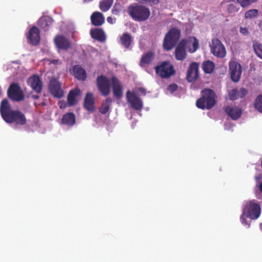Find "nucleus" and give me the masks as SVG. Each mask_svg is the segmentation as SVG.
<instances>
[{
	"label": "nucleus",
	"instance_id": "nucleus-1",
	"mask_svg": "<svg viewBox=\"0 0 262 262\" xmlns=\"http://www.w3.org/2000/svg\"><path fill=\"white\" fill-rule=\"evenodd\" d=\"M97 86L99 90L103 96H107L111 91L112 85L114 95L117 98L122 96V86L119 80L113 77L111 80L104 76H100L97 79Z\"/></svg>",
	"mask_w": 262,
	"mask_h": 262
},
{
	"label": "nucleus",
	"instance_id": "nucleus-2",
	"mask_svg": "<svg viewBox=\"0 0 262 262\" xmlns=\"http://www.w3.org/2000/svg\"><path fill=\"white\" fill-rule=\"evenodd\" d=\"M0 111L3 119L8 123L24 125L26 122L24 115L19 111L12 110L8 100L6 99L1 102Z\"/></svg>",
	"mask_w": 262,
	"mask_h": 262
},
{
	"label": "nucleus",
	"instance_id": "nucleus-3",
	"mask_svg": "<svg viewBox=\"0 0 262 262\" xmlns=\"http://www.w3.org/2000/svg\"><path fill=\"white\" fill-rule=\"evenodd\" d=\"M261 212V208L256 201L252 200L246 202L243 206V213L241 215L240 220L243 225H247L249 227L250 220H256L259 217Z\"/></svg>",
	"mask_w": 262,
	"mask_h": 262
},
{
	"label": "nucleus",
	"instance_id": "nucleus-4",
	"mask_svg": "<svg viewBox=\"0 0 262 262\" xmlns=\"http://www.w3.org/2000/svg\"><path fill=\"white\" fill-rule=\"evenodd\" d=\"M201 93L202 97L196 102L197 107L202 109H210L216 103L215 93L210 89L204 90Z\"/></svg>",
	"mask_w": 262,
	"mask_h": 262
},
{
	"label": "nucleus",
	"instance_id": "nucleus-5",
	"mask_svg": "<svg viewBox=\"0 0 262 262\" xmlns=\"http://www.w3.org/2000/svg\"><path fill=\"white\" fill-rule=\"evenodd\" d=\"M128 12L132 17L137 21L145 20L150 15V11L148 8L137 4L130 6Z\"/></svg>",
	"mask_w": 262,
	"mask_h": 262
},
{
	"label": "nucleus",
	"instance_id": "nucleus-6",
	"mask_svg": "<svg viewBox=\"0 0 262 262\" xmlns=\"http://www.w3.org/2000/svg\"><path fill=\"white\" fill-rule=\"evenodd\" d=\"M199 48L198 40L194 37H189L181 40V60L186 57V51L195 52Z\"/></svg>",
	"mask_w": 262,
	"mask_h": 262
},
{
	"label": "nucleus",
	"instance_id": "nucleus-7",
	"mask_svg": "<svg viewBox=\"0 0 262 262\" xmlns=\"http://www.w3.org/2000/svg\"><path fill=\"white\" fill-rule=\"evenodd\" d=\"M180 37V32L179 30L171 29L165 36L163 41L164 48L166 50L172 49L179 40Z\"/></svg>",
	"mask_w": 262,
	"mask_h": 262
},
{
	"label": "nucleus",
	"instance_id": "nucleus-8",
	"mask_svg": "<svg viewBox=\"0 0 262 262\" xmlns=\"http://www.w3.org/2000/svg\"><path fill=\"white\" fill-rule=\"evenodd\" d=\"M157 74L162 78H169L174 73L173 66L168 62H163L156 68Z\"/></svg>",
	"mask_w": 262,
	"mask_h": 262
},
{
	"label": "nucleus",
	"instance_id": "nucleus-9",
	"mask_svg": "<svg viewBox=\"0 0 262 262\" xmlns=\"http://www.w3.org/2000/svg\"><path fill=\"white\" fill-rule=\"evenodd\" d=\"M210 47L211 52L214 56L221 58L225 56L226 54L225 48L218 39H212L211 42L210 43Z\"/></svg>",
	"mask_w": 262,
	"mask_h": 262
},
{
	"label": "nucleus",
	"instance_id": "nucleus-10",
	"mask_svg": "<svg viewBox=\"0 0 262 262\" xmlns=\"http://www.w3.org/2000/svg\"><path fill=\"white\" fill-rule=\"evenodd\" d=\"M127 102L130 103L132 107L136 110H141L143 107L142 100L134 93L128 91L126 93Z\"/></svg>",
	"mask_w": 262,
	"mask_h": 262
},
{
	"label": "nucleus",
	"instance_id": "nucleus-11",
	"mask_svg": "<svg viewBox=\"0 0 262 262\" xmlns=\"http://www.w3.org/2000/svg\"><path fill=\"white\" fill-rule=\"evenodd\" d=\"M229 69L232 80L234 82L238 81L242 71L240 64L235 61H230Z\"/></svg>",
	"mask_w": 262,
	"mask_h": 262
},
{
	"label": "nucleus",
	"instance_id": "nucleus-12",
	"mask_svg": "<svg viewBox=\"0 0 262 262\" xmlns=\"http://www.w3.org/2000/svg\"><path fill=\"white\" fill-rule=\"evenodd\" d=\"M8 93L9 97L14 101H20L24 98L22 91L17 84H12L9 88Z\"/></svg>",
	"mask_w": 262,
	"mask_h": 262
},
{
	"label": "nucleus",
	"instance_id": "nucleus-13",
	"mask_svg": "<svg viewBox=\"0 0 262 262\" xmlns=\"http://www.w3.org/2000/svg\"><path fill=\"white\" fill-rule=\"evenodd\" d=\"M49 89L51 94L57 98H61L63 95V91L61 89V85L59 81L55 78L51 79Z\"/></svg>",
	"mask_w": 262,
	"mask_h": 262
},
{
	"label": "nucleus",
	"instance_id": "nucleus-14",
	"mask_svg": "<svg viewBox=\"0 0 262 262\" xmlns=\"http://www.w3.org/2000/svg\"><path fill=\"white\" fill-rule=\"evenodd\" d=\"M28 85L37 93L41 92L42 90V82L37 75H33L28 78L27 80Z\"/></svg>",
	"mask_w": 262,
	"mask_h": 262
},
{
	"label": "nucleus",
	"instance_id": "nucleus-15",
	"mask_svg": "<svg viewBox=\"0 0 262 262\" xmlns=\"http://www.w3.org/2000/svg\"><path fill=\"white\" fill-rule=\"evenodd\" d=\"M27 37L28 41L30 43L33 45H37L40 41L39 32L38 28L36 27L31 28Z\"/></svg>",
	"mask_w": 262,
	"mask_h": 262
},
{
	"label": "nucleus",
	"instance_id": "nucleus-16",
	"mask_svg": "<svg viewBox=\"0 0 262 262\" xmlns=\"http://www.w3.org/2000/svg\"><path fill=\"white\" fill-rule=\"evenodd\" d=\"M54 42L57 48L61 50H67L71 46L69 40L62 35H57L54 38Z\"/></svg>",
	"mask_w": 262,
	"mask_h": 262
},
{
	"label": "nucleus",
	"instance_id": "nucleus-17",
	"mask_svg": "<svg viewBox=\"0 0 262 262\" xmlns=\"http://www.w3.org/2000/svg\"><path fill=\"white\" fill-rule=\"evenodd\" d=\"M198 76V64L195 62L192 63L187 71V79L189 82H192L196 80Z\"/></svg>",
	"mask_w": 262,
	"mask_h": 262
},
{
	"label": "nucleus",
	"instance_id": "nucleus-18",
	"mask_svg": "<svg viewBox=\"0 0 262 262\" xmlns=\"http://www.w3.org/2000/svg\"><path fill=\"white\" fill-rule=\"evenodd\" d=\"M225 111L228 115L233 120L237 119L241 116L242 114L241 109L239 107L234 105L227 106L225 108Z\"/></svg>",
	"mask_w": 262,
	"mask_h": 262
},
{
	"label": "nucleus",
	"instance_id": "nucleus-19",
	"mask_svg": "<svg viewBox=\"0 0 262 262\" xmlns=\"http://www.w3.org/2000/svg\"><path fill=\"white\" fill-rule=\"evenodd\" d=\"M247 94V91L244 88L234 89L229 92V97L230 100H234L245 97Z\"/></svg>",
	"mask_w": 262,
	"mask_h": 262
},
{
	"label": "nucleus",
	"instance_id": "nucleus-20",
	"mask_svg": "<svg viewBox=\"0 0 262 262\" xmlns=\"http://www.w3.org/2000/svg\"><path fill=\"white\" fill-rule=\"evenodd\" d=\"M80 94V91L78 89L72 90L68 96V102L69 106L75 105L78 101V97Z\"/></svg>",
	"mask_w": 262,
	"mask_h": 262
},
{
	"label": "nucleus",
	"instance_id": "nucleus-21",
	"mask_svg": "<svg viewBox=\"0 0 262 262\" xmlns=\"http://www.w3.org/2000/svg\"><path fill=\"white\" fill-rule=\"evenodd\" d=\"M84 107L89 111L92 112L94 111V98L92 93H88L85 97L84 102Z\"/></svg>",
	"mask_w": 262,
	"mask_h": 262
},
{
	"label": "nucleus",
	"instance_id": "nucleus-22",
	"mask_svg": "<svg viewBox=\"0 0 262 262\" xmlns=\"http://www.w3.org/2000/svg\"><path fill=\"white\" fill-rule=\"evenodd\" d=\"M73 73L76 78L80 80H84L86 77L85 71L79 66H75L73 67Z\"/></svg>",
	"mask_w": 262,
	"mask_h": 262
},
{
	"label": "nucleus",
	"instance_id": "nucleus-23",
	"mask_svg": "<svg viewBox=\"0 0 262 262\" xmlns=\"http://www.w3.org/2000/svg\"><path fill=\"white\" fill-rule=\"evenodd\" d=\"M91 21L95 26H100L104 22V17L99 12H94L91 16Z\"/></svg>",
	"mask_w": 262,
	"mask_h": 262
},
{
	"label": "nucleus",
	"instance_id": "nucleus-24",
	"mask_svg": "<svg viewBox=\"0 0 262 262\" xmlns=\"http://www.w3.org/2000/svg\"><path fill=\"white\" fill-rule=\"evenodd\" d=\"M62 123L68 126H73L75 123V117L73 113H68L62 118Z\"/></svg>",
	"mask_w": 262,
	"mask_h": 262
},
{
	"label": "nucleus",
	"instance_id": "nucleus-25",
	"mask_svg": "<svg viewBox=\"0 0 262 262\" xmlns=\"http://www.w3.org/2000/svg\"><path fill=\"white\" fill-rule=\"evenodd\" d=\"M91 34L93 38L103 41L105 40V36L104 32L100 29H95L91 30Z\"/></svg>",
	"mask_w": 262,
	"mask_h": 262
},
{
	"label": "nucleus",
	"instance_id": "nucleus-26",
	"mask_svg": "<svg viewBox=\"0 0 262 262\" xmlns=\"http://www.w3.org/2000/svg\"><path fill=\"white\" fill-rule=\"evenodd\" d=\"M120 40L121 45L125 48H128L132 41V37L130 35L127 33H124L120 36Z\"/></svg>",
	"mask_w": 262,
	"mask_h": 262
},
{
	"label": "nucleus",
	"instance_id": "nucleus-27",
	"mask_svg": "<svg viewBox=\"0 0 262 262\" xmlns=\"http://www.w3.org/2000/svg\"><path fill=\"white\" fill-rule=\"evenodd\" d=\"M214 64L213 62L207 60L203 63V69L206 73H211L214 69Z\"/></svg>",
	"mask_w": 262,
	"mask_h": 262
},
{
	"label": "nucleus",
	"instance_id": "nucleus-28",
	"mask_svg": "<svg viewBox=\"0 0 262 262\" xmlns=\"http://www.w3.org/2000/svg\"><path fill=\"white\" fill-rule=\"evenodd\" d=\"M112 99L111 98H107L102 104L101 106L99 108V112L101 114H105L106 113L109 109L111 105Z\"/></svg>",
	"mask_w": 262,
	"mask_h": 262
},
{
	"label": "nucleus",
	"instance_id": "nucleus-29",
	"mask_svg": "<svg viewBox=\"0 0 262 262\" xmlns=\"http://www.w3.org/2000/svg\"><path fill=\"white\" fill-rule=\"evenodd\" d=\"M114 0H103L100 3V8L103 11H107L112 6Z\"/></svg>",
	"mask_w": 262,
	"mask_h": 262
},
{
	"label": "nucleus",
	"instance_id": "nucleus-30",
	"mask_svg": "<svg viewBox=\"0 0 262 262\" xmlns=\"http://www.w3.org/2000/svg\"><path fill=\"white\" fill-rule=\"evenodd\" d=\"M153 58V54L152 52H149L144 55L141 58L140 64L141 66H144L145 64L149 63Z\"/></svg>",
	"mask_w": 262,
	"mask_h": 262
},
{
	"label": "nucleus",
	"instance_id": "nucleus-31",
	"mask_svg": "<svg viewBox=\"0 0 262 262\" xmlns=\"http://www.w3.org/2000/svg\"><path fill=\"white\" fill-rule=\"evenodd\" d=\"M253 48L256 55L262 59V45L257 42H254Z\"/></svg>",
	"mask_w": 262,
	"mask_h": 262
},
{
	"label": "nucleus",
	"instance_id": "nucleus-32",
	"mask_svg": "<svg viewBox=\"0 0 262 262\" xmlns=\"http://www.w3.org/2000/svg\"><path fill=\"white\" fill-rule=\"evenodd\" d=\"M254 106L258 112L262 113V95H260L256 97Z\"/></svg>",
	"mask_w": 262,
	"mask_h": 262
},
{
	"label": "nucleus",
	"instance_id": "nucleus-33",
	"mask_svg": "<svg viewBox=\"0 0 262 262\" xmlns=\"http://www.w3.org/2000/svg\"><path fill=\"white\" fill-rule=\"evenodd\" d=\"M258 14V10L251 9L246 12L245 16L246 18H252L256 17Z\"/></svg>",
	"mask_w": 262,
	"mask_h": 262
},
{
	"label": "nucleus",
	"instance_id": "nucleus-34",
	"mask_svg": "<svg viewBox=\"0 0 262 262\" xmlns=\"http://www.w3.org/2000/svg\"><path fill=\"white\" fill-rule=\"evenodd\" d=\"M258 0H237L242 7H247L256 2Z\"/></svg>",
	"mask_w": 262,
	"mask_h": 262
},
{
	"label": "nucleus",
	"instance_id": "nucleus-35",
	"mask_svg": "<svg viewBox=\"0 0 262 262\" xmlns=\"http://www.w3.org/2000/svg\"><path fill=\"white\" fill-rule=\"evenodd\" d=\"M227 9L229 13H234L238 11L239 8L234 4H230L228 6Z\"/></svg>",
	"mask_w": 262,
	"mask_h": 262
},
{
	"label": "nucleus",
	"instance_id": "nucleus-36",
	"mask_svg": "<svg viewBox=\"0 0 262 262\" xmlns=\"http://www.w3.org/2000/svg\"><path fill=\"white\" fill-rule=\"evenodd\" d=\"M239 32L244 36H248L250 34L249 29L246 27H241L239 28Z\"/></svg>",
	"mask_w": 262,
	"mask_h": 262
},
{
	"label": "nucleus",
	"instance_id": "nucleus-37",
	"mask_svg": "<svg viewBox=\"0 0 262 262\" xmlns=\"http://www.w3.org/2000/svg\"><path fill=\"white\" fill-rule=\"evenodd\" d=\"M178 89L177 85L175 84H170L167 88V92L170 94H172Z\"/></svg>",
	"mask_w": 262,
	"mask_h": 262
},
{
	"label": "nucleus",
	"instance_id": "nucleus-38",
	"mask_svg": "<svg viewBox=\"0 0 262 262\" xmlns=\"http://www.w3.org/2000/svg\"><path fill=\"white\" fill-rule=\"evenodd\" d=\"M175 56L177 60H180V45H178L175 51Z\"/></svg>",
	"mask_w": 262,
	"mask_h": 262
},
{
	"label": "nucleus",
	"instance_id": "nucleus-39",
	"mask_svg": "<svg viewBox=\"0 0 262 262\" xmlns=\"http://www.w3.org/2000/svg\"><path fill=\"white\" fill-rule=\"evenodd\" d=\"M38 24L40 25L42 28H45L46 30V26H47V20L45 18H40L39 20Z\"/></svg>",
	"mask_w": 262,
	"mask_h": 262
},
{
	"label": "nucleus",
	"instance_id": "nucleus-40",
	"mask_svg": "<svg viewBox=\"0 0 262 262\" xmlns=\"http://www.w3.org/2000/svg\"><path fill=\"white\" fill-rule=\"evenodd\" d=\"M68 105H69L68 103H67L66 102L61 101L59 102V106L60 108H64Z\"/></svg>",
	"mask_w": 262,
	"mask_h": 262
},
{
	"label": "nucleus",
	"instance_id": "nucleus-41",
	"mask_svg": "<svg viewBox=\"0 0 262 262\" xmlns=\"http://www.w3.org/2000/svg\"><path fill=\"white\" fill-rule=\"evenodd\" d=\"M107 21L108 23L111 24H113L115 22V20L113 19L112 17H108L107 18Z\"/></svg>",
	"mask_w": 262,
	"mask_h": 262
},
{
	"label": "nucleus",
	"instance_id": "nucleus-42",
	"mask_svg": "<svg viewBox=\"0 0 262 262\" xmlns=\"http://www.w3.org/2000/svg\"><path fill=\"white\" fill-rule=\"evenodd\" d=\"M48 61H49V60H48ZM59 62H60V61L59 60L54 59V60H50L49 63H53L54 64H58L59 63Z\"/></svg>",
	"mask_w": 262,
	"mask_h": 262
},
{
	"label": "nucleus",
	"instance_id": "nucleus-43",
	"mask_svg": "<svg viewBox=\"0 0 262 262\" xmlns=\"http://www.w3.org/2000/svg\"><path fill=\"white\" fill-rule=\"evenodd\" d=\"M185 15H186V17L189 20H190V19H191V15H190V11H187L186 14H185Z\"/></svg>",
	"mask_w": 262,
	"mask_h": 262
},
{
	"label": "nucleus",
	"instance_id": "nucleus-44",
	"mask_svg": "<svg viewBox=\"0 0 262 262\" xmlns=\"http://www.w3.org/2000/svg\"><path fill=\"white\" fill-rule=\"evenodd\" d=\"M139 92L144 95L145 94V91L144 89H143V88H139Z\"/></svg>",
	"mask_w": 262,
	"mask_h": 262
},
{
	"label": "nucleus",
	"instance_id": "nucleus-45",
	"mask_svg": "<svg viewBox=\"0 0 262 262\" xmlns=\"http://www.w3.org/2000/svg\"><path fill=\"white\" fill-rule=\"evenodd\" d=\"M225 128L226 129H227V130H229V129H231V127H228L227 126V123H226V124H225Z\"/></svg>",
	"mask_w": 262,
	"mask_h": 262
},
{
	"label": "nucleus",
	"instance_id": "nucleus-46",
	"mask_svg": "<svg viewBox=\"0 0 262 262\" xmlns=\"http://www.w3.org/2000/svg\"><path fill=\"white\" fill-rule=\"evenodd\" d=\"M261 178V177L259 176H255V179L256 180V181H258L259 180H260Z\"/></svg>",
	"mask_w": 262,
	"mask_h": 262
},
{
	"label": "nucleus",
	"instance_id": "nucleus-47",
	"mask_svg": "<svg viewBox=\"0 0 262 262\" xmlns=\"http://www.w3.org/2000/svg\"><path fill=\"white\" fill-rule=\"evenodd\" d=\"M32 97L34 99H38L39 96L38 95H33L32 96Z\"/></svg>",
	"mask_w": 262,
	"mask_h": 262
},
{
	"label": "nucleus",
	"instance_id": "nucleus-48",
	"mask_svg": "<svg viewBox=\"0 0 262 262\" xmlns=\"http://www.w3.org/2000/svg\"><path fill=\"white\" fill-rule=\"evenodd\" d=\"M259 26L260 29L262 30V20L259 23Z\"/></svg>",
	"mask_w": 262,
	"mask_h": 262
},
{
	"label": "nucleus",
	"instance_id": "nucleus-49",
	"mask_svg": "<svg viewBox=\"0 0 262 262\" xmlns=\"http://www.w3.org/2000/svg\"><path fill=\"white\" fill-rule=\"evenodd\" d=\"M259 189L260 191L262 192V182L259 185Z\"/></svg>",
	"mask_w": 262,
	"mask_h": 262
},
{
	"label": "nucleus",
	"instance_id": "nucleus-50",
	"mask_svg": "<svg viewBox=\"0 0 262 262\" xmlns=\"http://www.w3.org/2000/svg\"><path fill=\"white\" fill-rule=\"evenodd\" d=\"M2 88L0 87V95L2 94Z\"/></svg>",
	"mask_w": 262,
	"mask_h": 262
}]
</instances>
